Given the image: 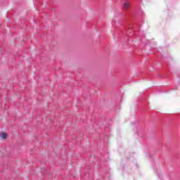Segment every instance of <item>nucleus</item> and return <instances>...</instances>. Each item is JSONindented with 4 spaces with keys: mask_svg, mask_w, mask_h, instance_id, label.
Masks as SVG:
<instances>
[{
    "mask_svg": "<svg viewBox=\"0 0 180 180\" xmlns=\"http://www.w3.org/2000/svg\"><path fill=\"white\" fill-rule=\"evenodd\" d=\"M130 6H131L130 1H124L122 6V9L123 11H129L130 9Z\"/></svg>",
    "mask_w": 180,
    "mask_h": 180,
    "instance_id": "1",
    "label": "nucleus"
},
{
    "mask_svg": "<svg viewBox=\"0 0 180 180\" xmlns=\"http://www.w3.org/2000/svg\"><path fill=\"white\" fill-rule=\"evenodd\" d=\"M6 137H8V135L6 134H5V133L1 134V139L5 140V139H6Z\"/></svg>",
    "mask_w": 180,
    "mask_h": 180,
    "instance_id": "2",
    "label": "nucleus"
}]
</instances>
